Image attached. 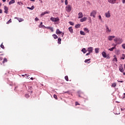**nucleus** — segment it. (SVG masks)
<instances>
[{"instance_id": "obj_1", "label": "nucleus", "mask_w": 125, "mask_h": 125, "mask_svg": "<svg viewBox=\"0 0 125 125\" xmlns=\"http://www.w3.org/2000/svg\"><path fill=\"white\" fill-rule=\"evenodd\" d=\"M114 41H115V42L117 43V44H121L123 40L120 38H115V39H114Z\"/></svg>"}, {"instance_id": "obj_2", "label": "nucleus", "mask_w": 125, "mask_h": 125, "mask_svg": "<svg viewBox=\"0 0 125 125\" xmlns=\"http://www.w3.org/2000/svg\"><path fill=\"white\" fill-rule=\"evenodd\" d=\"M102 55L104 58H106L107 59H110V56L107 55L106 52L103 51L102 52Z\"/></svg>"}, {"instance_id": "obj_3", "label": "nucleus", "mask_w": 125, "mask_h": 125, "mask_svg": "<svg viewBox=\"0 0 125 125\" xmlns=\"http://www.w3.org/2000/svg\"><path fill=\"white\" fill-rule=\"evenodd\" d=\"M65 9L67 12H71L72 10V6H71V5H67L65 7Z\"/></svg>"}, {"instance_id": "obj_4", "label": "nucleus", "mask_w": 125, "mask_h": 125, "mask_svg": "<svg viewBox=\"0 0 125 125\" xmlns=\"http://www.w3.org/2000/svg\"><path fill=\"white\" fill-rule=\"evenodd\" d=\"M96 11L93 10L90 13V17H93V18H96Z\"/></svg>"}, {"instance_id": "obj_5", "label": "nucleus", "mask_w": 125, "mask_h": 125, "mask_svg": "<svg viewBox=\"0 0 125 125\" xmlns=\"http://www.w3.org/2000/svg\"><path fill=\"white\" fill-rule=\"evenodd\" d=\"M56 33L57 34H62V37L64 35V32H62V31H60V29L58 28L56 31Z\"/></svg>"}, {"instance_id": "obj_6", "label": "nucleus", "mask_w": 125, "mask_h": 125, "mask_svg": "<svg viewBox=\"0 0 125 125\" xmlns=\"http://www.w3.org/2000/svg\"><path fill=\"white\" fill-rule=\"evenodd\" d=\"M50 20L51 21H59V18H54L53 17H51Z\"/></svg>"}, {"instance_id": "obj_7", "label": "nucleus", "mask_w": 125, "mask_h": 125, "mask_svg": "<svg viewBox=\"0 0 125 125\" xmlns=\"http://www.w3.org/2000/svg\"><path fill=\"white\" fill-rule=\"evenodd\" d=\"M87 51L88 52H89V55L91 53H92L93 51V47H89L88 48H87Z\"/></svg>"}, {"instance_id": "obj_8", "label": "nucleus", "mask_w": 125, "mask_h": 125, "mask_svg": "<svg viewBox=\"0 0 125 125\" xmlns=\"http://www.w3.org/2000/svg\"><path fill=\"white\" fill-rule=\"evenodd\" d=\"M78 19H82V18L83 17V14L82 12H80V13H79L78 14Z\"/></svg>"}, {"instance_id": "obj_9", "label": "nucleus", "mask_w": 125, "mask_h": 125, "mask_svg": "<svg viewBox=\"0 0 125 125\" xmlns=\"http://www.w3.org/2000/svg\"><path fill=\"white\" fill-rule=\"evenodd\" d=\"M4 13L8 14V8L7 6H4Z\"/></svg>"}, {"instance_id": "obj_10", "label": "nucleus", "mask_w": 125, "mask_h": 125, "mask_svg": "<svg viewBox=\"0 0 125 125\" xmlns=\"http://www.w3.org/2000/svg\"><path fill=\"white\" fill-rule=\"evenodd\" d=\"M105 16L106 18H110V17H111L110 12L108 11V12H107V13H105Z\"/></svg>"}, {"instance_id": "obj_11", "label": "nucleus", "mask_w": 125, "mask_h": 125, "mask_svg": "<svg viewBox=\"0 0 125 125\" xmlns=\"http://www.w3.org/2000/svg\"><path fill=\"white\" fill-rule=\"evenodd\" d=\"M115 36H109L108 37V40L111 41L113 40V38H115Z\"/></svg>"}, {"instance_id": "obj_12", "label": "nucleus", "mask_w": 125, "mask_h": 125, "mask_svg": "<svg viewBox=\"0 0 125 125\" xmlns=\"http://www.w3.org/2000/svg\"><path fill=\"white\" fill-rule=\"evenodd\" d=\"M87 19V18H86V17H84L83 18L82 17V18L80 20V21L82 22L85 21H86Z\"/></svg>"}, {"instance_id": "obj_13", "label": "nucleus", "mask_w": 125, "mask_h": 125, "mask_svg": "<svg viewBox=\"0 0 125 125\" xmlns=\"http://www.w3.org/2000/svg\"><path fill=\"white\" fill-rule=\"evenodd\" d=\"M107 0L109 3H111V4H114L115 3H116V0Z\"/></svg>"}, {"instance_id": "obj_14", "label": "nucleus", "mask_w": 125, "mask_h": 125, "mask_svg": "<svg viewBox=\"0 0 125 125\" xmlns=\"http://www.w3.org/2000/svg\"><path fill=\"white\" fill-rule=\"evenodd\" d=\"M49 11H45V12L41 14V16H44V15H45V14H49Z\"/></svg>"}, {"instance_id": "obj_15", "label": "nucleus", "mask_w": 125, "mask_h": 125, "mask_svg": "<svg viewBox=\"0 0 125 125\" xmlns=\"http://www.w3.org/2000/svg\"><path fill=\"white\" fill-rule=\"evenodd\" d=\"M119 70L120 72H121L122 73H123V72H124V69L123 67V66H120L119 67Z\"/></svg>"}, {"instance_id": "obj_16", "label": "nucleus", "mask_w": 125, "mask_h": 125, "mask_svg": "<svg viewBox=\"0 0 125 125\" xmlns=\"http://www.w3.org/2000/svg\"><path fill=\"white\" fill-rule=\"evenodd\" d=\"M68 29H69V31L71 32V33H73V29L72 26H70V27H69Z\"/></svg>"}, {"instance_id": "obj_17", "label": "nucleus", "mask_w": 125, "mask_h": 125, "mask_svg": "<svg viewBox=\"0 0 125 125\" xmlns=\"http://www.w3.org/2000/svg\"><path fill=\"white\" fill-rule=\"evenodd\" d=\"M14 3H15V0H11L9 2V4L11 5V4H14Z\"/></svg>"}, {"instance_id": "obj_18", "label": "nucleus", "mask_w": 125, "mask_h": 125, "mask_svg": "<svg viewBox=\"0 0 125 125\" xmlns=\"http://www.w3.org/2000/svg\"><path fill=\"white\" fill-rule=\"evenodd\" d=\"M113 61L117 62L118 60H117V58L116 55H114V58L113 59Z\"/></svg>"}, {"instance_id": "obj_19", "label": "nucleus", "mask_w": 125, "mask_h": 125, "mask_svg": "<svg viewBox=\"0 0 125 125\" xmlns=\"http://www.w3.org/2000/svg\"><path fill=\"white\" fill-rule=\"evenodd\" d=\"M8 61V60L6 58H4L3 61H2V62L3 63H4L5 62H6Z\"/></svg>"}, {"instance_id": "obj_20", "label": "nucleus", "mask_w": 125, "mask_h": 125, "mask_svg": "<svg viewBox=\"0 0 125 125\" xmlns=\"http://www.w3.org/2000/svg\"><path fill=\"white\" fill-rule=\"evenodd\" d=\"M46 28H48V29H50V30H51V31L52 32L54 31V29L53 27H51L50 26H47Z\"/></svg>"}, {"instance_id": "obj_21", "label": "nucleus", "mask_w": 125, "mask_h": 125, "mask_svg": "<svg viewBox=\"0 0 125 125\" xmlns=\"http://www.w3.org/2000/svg\"><path fill=\"white\" fill-rule=\"evenodd\" d=\"M82 52H83V53H86V52H87V50L85 49V48H83L82 49Z\"/></svg>"}, {"instance_id": "obj_22", "label": "nucleus", "mask_w": 125, "mask_h": 125, "mask_svg": "<svg viewBox=\"0 0 125 125\" xmlns=\"http://www.w3.org/2000/svg\"><path fill=\"white\" fill-rule=\"evenodd\" d=\"M64 79H65V81H66V82H68L69 78H68V75H65Z\"/></svg>"}, {"instance_id": "obj_23", "label": "nucleus", "mask_w": 125, "mask_h": 125, "mask_svg": "<svg viewBox=\"0 0 125 125\" xmlns=\"http://www.w3.org/2000/svg\"><path fill=\"white\" fill-rule=\"evenodd\" d=\"M16 19H17V20L21 22V21H23L24 20H23V19H21L20 18H16Z\"/></svg>"}, {"instance_id": "obj_24", "label": "nucleus", "mask_w": 125, "mask_h": 125, "mask_svg": "<svg viewBox=\"0 0 125 125\" xmlns=\"http://www.w3.org/2000/svg\"><path fill=\"white\" fill-rule=\"evenodd\" d=\"M80 34H82V35H85V32L83 30L80 31Z\"/></svg>"}, {"instance_id": "obj_25", "label": "nucleus", "mask_w": 125, "mask_h": 125, "mask_svg": "<svg viewBox=\"0 0 125 125\" xmlns=\"http://www.w3.org/2000/svg\"><path fill=\"white\" fill-rule=\"evenodd\" d=\"M95 51L96 53H99V48H95Z\"/></svg>"}, {"instance_id": "obj_26", "label": "nucleus", "mask_w": 125, "mask_h": 125, "mask_svg": "<svg viewBox=\"0 0 125 125\" xmlns=\"http://www.w3.org/2000/svg\"><path fill=\"white\" fill-rule=\"evenodd\" d=\"M61 41H62V39L60 38H59L58 40V43H59V44H61Z\"/></svg>"}, {"instance_id": "obj_27", "label": "nucleus", "mask_w": 125, "mask_h": 125, "mask_svg": "<svg viewBox=\"0 0 125 125\" xmlns=\"http://www.w3.org/2000/svg\"><path fill=\"white\" fill-rule=\"evenodd\" d=\"M121 59L125 60V54H122V56L121 57Z\"/></svg>"}, {"instance_id": "obj_28", "label": "nucleus", "mask_w": 125, "mask_h": 125, "mask_svg": "<svg viewBox=\"0 0 125 125\" xmlns=\"http://www.w3.org/2000/svg\"><path fill=\"white\" fill-rule=\"evenodd\" d=\"M81 24L80 23H78V24L75 25V27L76 28H78L79 27H80Z\"/></svg>"}, {"instance_id": "obj_29", "label": "nucleus", "mask_w": 125, "mask_h": 125, "mask_svg": "<svg viewBox=\"0 0 125 125\" xmlns=\"http://www.w3.org/2000/svg\"><path fill=\"white\" fill-rule=\"evenodd\" d=\"M91 59H87L86 60H85L84 62H88L89 63L90 62H89V61H90Z\"/></svg>"}, {"instance_id": "obj_30", "label": "nucleus", "mask_w": 125, "mask_h": 125, "mask_svg": "<svg viewBox=\"0 0 125 125\" xmlns=\"http://www.w3.org/2000/svg\"><path fill=\"white\" fill-rule=\"evenodd\" d=\"M84 31H86L87 32H89V31H90V30L89 29H88V28H87L86 27H84Z\"/></svg>"}, {"instance_id": "obj_31", "label": "nucleus", "mask_w": 125, "mask_h": 125, "mask_svg": "<svg viewBox=\"0 0 125 125\" xmlns=\"http://www.w3.org/2000/svg\"><path fill=\"white\" fill-rule=\"evenodd\" d=\"M111 86H112V87H116V83H112Z\"/></svg>"}, {"instance_id": "obj_32", "label": "nucleus", "mask_w": 125, "mask_h": 125, "mask_svg": "<svg viewBox=\"0 0 125 125\" xmlns=\"http://www.w3.org/2000/svg\"><path fill=\"white\" fill-rule=\"evenodd\" d=\"M53 36L55 39H56L57 38H58V36L56 35V34H53Z\"/></svg>"}, {"instance_id": "obj_33", "label": "nucleus", "mask_w": 125, "mask_h": 125, "mask_svg": "<svg viewBox=\"0 0 125 125\" xmlns=\"http://www.w3.org/2000/svg\"><path fill=\"white\" fill-rule=\"evenodd\" d=\"M44 26V25H43L42 24V22H41V23H40V25H39V27H43Z\"/></svg>"}, {"instance_id": "obj_34", "label": "nucleus", "mask_w": 125, "mask_h": 125, "mask_svg": "<svg viewBox=\"0 0 125 125\" xmlns=\"http://www.w3.org/2000/svg\"><path fill=\"white\" fill-rule=\"evenodd\" d=\"M106 31H109V32L111 31V29H109V27L107 26V25H106Z\"/></svg>"}, {"instance_id": "obj_35", "label": "nucleus", "mask_w": 125, "mask_h": 125, "mask_svg": "<svg viewBox=\"0 0 125 125\" xmlns=\"http://www.w3.org/2000/svg\"><path fill=\"white\" fill-rule=\"evenodd\" d=\"M0 47L1 48H2V49H5V47L3 44V43H1V45H0Z\"/></svg>"}, {"instance_id": "obj_36", "label": "nucleus", "mask_w": 125, "mask_h": 125, "mask_svg": "<svg viewBox=\"0 0 125 125\" xmlns=\"http://www.w3.org/2000/svg\"><path fill=\"white\" fill-rule=\"evenodd\" d=\"M112 45L114 46V47H113L114 49H116V46L117 45V43H116V44L113 43V44H112Z\"/></svg>"}, {"instance_id": "obj_37", "label": "nucleus", "mask_w": 125, "mask_h": 125, "mask_svg": "<svg viewBox=\"0 0 125 125\" xmlns=\"http://www.w3.org/2000/svg\"><path fill=\"white\" fill-rule=\"evenodd\" d=\"M10 22H12V19H10L9 21H7L6 23L9 24Z\"/></svg>"}, {"instance_id": "obj_38", "label": "nucleus", "mask_w": 125, "mask_h": 125, "mask_svg": "<svg viewBox=\"0 0 125 125\" xmlns=\"http://www.w3.org/2000/svg\"><path fill=\"white\" fill-rule=\"evenodd\" d=\"M69 24H71V25H74V23L73 21H69Z\"/></svg>"}, {"instance_id": "obj_39", "label": "nucleus", "mask_w": 125, "mask_h": 125, "mask_svg": "<svg viewBox=\"0 0 125 125\" xmlns=\"http://www.w3.org/2000/svg\"><path fill=\"white\" fill-rule=\"evenodd\" d=\"M122 46L124 49H125V43L122 44Z\"/></svg>"}, {"instance_id": "obj_40", "label": "nucleus", "mask_w": 125, "mask_h": 125, "mask_svg": "<svg viewBox=\"0 0 125 125\" xmlns=\"http://www.w3.org/2000/svg\"><path fill=\"white\" fill-rule=\"evenodd\" d=\"M109 51H113L114 47H112V48H109Z\"/></svg>"}, {"instance_id": "obj_41", "label": "nucleus", "mask_w": 125, "mask_h": 125, "mask_svg": "<svg viewBox=\"0 0 125 125\" xmlns=\"http://www.w3.org/2000/svg\"><path fill=\"white\" fill-rule=\"evenodd\" d=\"M29 94H25V97H26V98H29Z\"/></svg>"}, {"instance_id": "obj_42", "label": "nucleus", "mask_w": 125, "mask_h": 125, "mask_svg": "<svg viewBox=\"0 0 125 125\" xmlns=\"http://www.w3.org/2000/svg\"><path fill=\"white\" fill-rule=\"evenodd\" d=\"M0 53H1V52H0ZM3 60V57L0 55V61H2Z\"/></svg>"}, {"instance_id": "obj_43", "label": "nucleus", "mask_w": 125, "mask_h": 125, "mask_svg": "<svg viewBox=\"0 0 125 125\" xmlns=\"http://www.w3.org/2000/svg\"><path fill=\"white\" fill-rule=\"evenodd\" d=\"M65 5H68V0H65Z\"/></svg>"}, {"instance_id": "obj_44", "label": "nucleus", "mask_w": 125, "mask_h": 125, "mask_svg": "<svg viewBox=\"0 0 125 125\" xmlns=\"http://www.w3.org/2000/svg\"><path fill=\"white\" fill-rule=\"evenodd\" d=\"M54 98L55 99H58L57 96L55 94L54 95Z\"/></svg>"}, {"instance_id": "obj_45", "label": "nucleus", "mask_w": 125, "mask_h": 125, "mask_svg": "<svg viewBox=\"0 0 125 125\" xmlns=\"http://www.w3.org/2000/svg\"><path fill=\"white\" fill-rule=\"evenodd\" d=\"M99 19L101 20V21H102V18L101 17V15L99 16Z\"/></svg>"}, {"instance_id": "obj_46", "label": "nucleus", "mask_w": 125, "mask_h": 125, "mask_svg": "<svg viewBox=\"0 0 125 125\" xmlns=\"http://www.w3.org/2000/svg\"><path fill=\"white\" fill-rule=\"evenodd\" d=\"M75 105H76V106H77V105H80V104H79V103L78 102H76Z\"/></svg>"}, {"instance_id": "obj_47", "label": "nucleus", "mask_w": 125, "mask_h": 125, "mask_svg": "<svg viewBox=\"0 0 125 125\" xmlns=\"http://www.w3.org/2000/svg\"><path fill=\"white\" fill-rule=\"evenodd\" d=\"M33 9H34V6H32L30 8V10H33Z\"/></svg>"}, {"instance_id": "obj_48", "label": "nucleus", "mask_w": 125, "mask_h": 125, "mask_svg": "<svg viewBox=\"0 0 125 125\" xmlns=\"http://www.w3.org/2000/svg\"><path fill=\"white\" fill-rule=\"evenodd\" d=\"M18 4H19V5H21L23 4V3H22V2H18Z\"/></svg>"}, {"instance_id": "obj_49", "label": "nucleus", "mask_w": 125, "mask_h": 125, "mask_svg": "<svg viewBox=\"0 0 125 125\" xmlns=\"http://www.w3.org/2000/svg\"><path fill=\"white\" fill-rule=\"evenodd\" d=\"M39 19H38V18H37V17L35 18V21H39Z\"/></svg>"}, {"instance_id": "obj_50", "label": "nucleus", "mask_w": 125, "mask_h": 125, "mask_svg": "<svg viewBox=\"0 0 125 125\" xmlns=\"http://www.w3.org/2000/svg\"><path fill=\"white\" fill-rule=\"evenodd\" d=\"M88 55H90L89 52H88V53H87L86 54V56H88Z\"/></svg>"}, {"instance_id": "obj_51", "label": "nucleus", "mask_w": 125, "mask_h": 125, "mask_svg": "<svg viewBox=\"0 0 125 125\" xmlns=\"http://www.w3.org/2000/svg\"><path fill=\"white\" fill-rule=\"evenodd\" d=\"M2 13V11L1 9H0V14H1Z\"/></svg>"}, {"instance_id": "obj_52", "label": "nucleus", "mask_w": 125, "mask_h": 125, "mask_svg": "<svg viewBox=\"0 0 125 125\" xmlns=\"http://www.w3.org/2000/svg\"><path fill=\"white\" fill-rule=\"evenodd\" d=\"M123 3L124 4L125 3V0H123Z\"/></svg>"}, {"instance_id": "obj_53", "label": "nucleus", "mask_w": 125, "mask_h": 125, "mask_svg": "<svg viewBox=\"0 0 125 125\" xmlns=\"http://www.w3.org/2000/svg\"><path fill=\"white\" fill-rule=\"evenodd\" d=\"M22 77H25V74H21Z\"/></svg>"}, {"instance_id": "obj_54", "label": "nucleus", "mask_w": 125, "mask_h": 125, "mask_svg": "<svg viewBox=\"0 0 125 125\" xmlns=\"http://www.w3.org/2000/svg\"><path fill=\"white\" fill-rule=\"evenodd\" d=\"M30 79L33 81V77H31V78H30Z\"/></svg>"}, {"instance_id": "obj_55", "label": "nucleus", "mask_w": 125, "mask_h": 125, "mask_svg": "<svg viewBox=\"0 0 125 125\" xmlns=\"http://www.w3.org/2000/svg\"><path fill=\"white\" fill-rule=\"evenodd\" d=\"M119 83H123V80H121V81H119Z\"/></svg>"}, {"instance_id": "obj_56", "label": "nucleus", "mask_w": 125, "mask_h": 125, "mask_svg": "<svg viewBox=\"0 0 125 125\" xmlns=\"http://www.w3.org/2000/svg\"><path fill=\"white\" fill-rule=\"evenodd\" d=\"M63 2H64V0H62V2L63 3Z\"/></svg>"}, {"instance_id": "obj_57", "label": "nucleus", "mask_w": 125, "mask_h": 125, "mask_svg": "<svg viewBox=\"0 0 125 125\" xmlns=\"http://www.w3.org/2000/svg\"><path fill=\"white\" fill-rule=\"evenodd\" d=\"M3 2H5L6 0H2Z\"/></svg>"}, {"instance_id": "obj_58", "label": "nucleus", "mask_w": 125, "mask_h": 125, "mask_svg": "<svg viewBox=\"0 0 125 125\" xmlns=\"http://www.w3.org/2000/svg\"><path fill=\"white\" fill-rule=\"evenodd\" d=\"M30 1H33V2H34L35 0H30Z\"/></svg>"}, {"instance_id": "obj_59", "label": "nucleus", "mask_w": 125, "mask_h": 125, "mask_svg": "<svg viewBox=\"0 0 125 125\" xmlns=\"http://www.w3.org/2000/svg\"><path fill=\"white\" fill-rule=\"evenodd\" d=\"M24 76H28L27 73H25V74H24Z\"/></svg>"}, {"instance_id": "obj_60", "label": "nucleus", "mask_w": 125, "mask_h": 125, "mask_svg": "<svg viewBox=\"0 0 125 125\" xmlns=\"http://www.w3.org/2000/svg\"><path fill=\"white\" fill-rule=\"evenodd\" d=\"M123 75H124V76H125V72H123Z\"/></svg>"}, {"instance_id": "obj_61", "label": "nucleus", "mask_w": 125, "mask_h": 125, "mask_svg": "<svg viewBox=\"0 0 125 125\" xmlns=\"http://www.w3.org/2000/svg\"><path fill=\"white\" fill-rule=\"evenodd\" d=\"M31 8H30V7H27V9H30Z\"/></svg>"}, {"instance_id": "obj_62", "label": "nucleus", "mask_w": 125, "mask_h": 125, "mask_svg": "<svg viewBox=\"0 0 125 125\" xmlns=\"http://www.w3.org/2000/svg\"><path fill=\"white\" fill-rule=\"evenodd\" d=\"M124 68L125 69V63L124 64Z\"/></svg>"}, {"instance_id": "obj_63", "label": "nucleus", "mask_w": 125, "mask_h": 125, "mask_svg": "<svg viewBox=\"0 0 125 125\" xmlns=\"http://www.w3.org/2000/svg\"><path fill=\"white\" fill-rule=\"evenodd\" d=\"M121 111H124V109H121Z\"/></svg>"}, {"instance_id": "obj_64", "label": "nucleus", "mask_w": 125, "mask_h": 125, "mask_svg": "<svg viewBox=\"0 0 125 125\" xmlns=\"http://www.w3.org/2000/svg\"><path fill=\"white\" fill-rule=\"evenodd\" d=\"M124 95H125V93H124Z\"/></svg>"}]
</instances>
